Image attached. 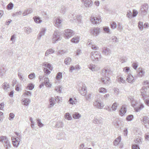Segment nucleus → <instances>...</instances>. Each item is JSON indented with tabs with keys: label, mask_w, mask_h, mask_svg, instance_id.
I'll use <instances>...</instances> for the list:
<instances>
[{
	"label": "nucleus",
	"mask_w": 149,
	"mask_h": 149,
	"mask_svg": "<svg viewBox=\"0 0 149 149\" xmlns=\"http://www.w3.org/2000/svg\"><path fill=\"white\" fill-rule=\"evenodd\" d=\"M128 99L131 102L132 106L134 107L135 106V101L133 97L132 96H129Z\"/></svg>",
	"instance_id": "nucleus-37"
},
{
	"label": "nucleus",
	"mask_w": 149,
	"mask_h": 149,
	"mask_svg": "<svg viewBox=\"0 0 149 149\" xmlns=\"http://www.w3.org/2000/svg\"><path fill=\"white\" fill-rule=\"evenodd\" d=\"M42 65L48 68L50 70H52L53 69V68L51 65L47 62H44Z\"/></svg>",
	"instance_id": "nucleus-34"
},
{
	"label": "nucleus",
	"mask_w": 149,
	"mask_h": 149,
	"mask_svg": "<svg viewBox=\"0 0 149 149\" xmlns=\"http://www.w3.org/2000/svg\"><path fill=\"white\" fill-rule=\"evenodd\" d=\"M17 38V35L16 34H13L12 35L10 38V40L12 41V43L14 44L16 41Z\"/></svg>",
	"instance_id": "nucleus-46"
},
{
	"label": "nucleus",
	"mask_w": 149,
	"mask_h": 149,
	"mask_svg": "<svg viewBox=\"0 0 149 149\" xmlns=\"http://www.w3.org/2000/svg\"><path fill=\"white\" fill-rule=\"evenodd\" d=\"M64 37L66 39H69L74 34L73 31L70 29H66L64 30Z\"/></svg>",
	"instance_id": "nucleus-5"
},
{
	"label": "nucleus",
	"mask_w": 149,
	"mask_h": 149,
	"mask_svg": "<svg viewBox=\"0 0 149 149\" xmlns=\"http://www.w3.org/2000/svg\"><path fill=\"white\" fill-rule=\"evenodd\" d=\"M35 22L37 24H40L42 22V20L39 17L34 16L33 18Z\"/></svg>",
	"instance_id": "nucleus-31"
},
{
	"label": "nucleus",
	"mask_w": 149,
	"mask_h": 149,
	"mask_svg": "<svg viewBox=\"0 0 149 149\" xmlns=\"http://www.w3.org/2000/svg\"><path fill=\"white\" fill-rule=\"evenodd\" d=\"M91 20L92 23L93 24H99L102 21L100 17H91Z\"/></svg>",
	"instance_id": "nucleus-11"
},
{
	"label": "nucleus",
	"mask_w": 149,
	"mask_h": 149,
	"mask_svg": "<svg viewBox=\"0 0 149 149\" xmlns=\"http://www.w3.org/2000/svg\"><path fill=\"white\" fill-rule=\"evenodd\" d=\"M111 49L107 47H104L103 49L102 53L103 54L106 56H109L111 54Z\"/></svg>",
	"instance_id": "nucleus-18"
},
{
	"label": "nucleus",
	"mask_w": 149,
	"mask_h": 149,
	"mask_svg": "<svg viewBox=\"0 0 149 149\" xmlns=\"http://www.w3.org/2000/svg\"><path fill=\"white\" fill-rule=\"evenodd\" d=\"M64 117L65 119L68 120H71L72 119V118L71 116L69 113H65V114Z\"/></svg>",
	"instance_id": "nucleus-41"
},
{
	"label": "nucleus",
	"mask_w": 149,
	"mask_h": 149,
	"mask_svg": "<svg viewBox=\"0 0 149 149\" xmlns=\"http://www.w3.org/2000/svg\"><path fill=\"white\" fill-rule=\"evenodd\" d=\"M93 105L94 107L99 109H102L104 105L103 103H101L100 101L98 99H96L93 102Z\"/></svg>",
	"instance_id": "nucleus-4"
},
{
	"label": "nucleus",
	"mask_w": 149,
	"mask_h": 149,
	"mask_svg": "<svg viewBox=\"0 0 149 149\" xmlns=\"http://www.w3.org/2000/svg\"><path fill=\"white\" fill-rule=\"evenodd\" d=\"M93 122L95 124H101L103 123V119L101 116H96L94 117Z\"/></svg>",
	"instance_id": "nucleus-8"
},
{
	"label": "nucleus",
	"mask_w": 149,
	"mask_h": 149,
	"mask_svg": "<svg viewBox=\"0 0 149 149\" xmlns=\"http://www.w3.org/2000/svg\"><path fill=\"white\" fill-rule=\"evenodd\" d=\"M147 88L145 87H142L141 89V93L143 97H144L147 94Z\"/></svg>",
	"instance_id": "nucleus-30"
},
{
	"label": "nucleus",
	"mask_w": 149,
	"mask_h": 149,
	"mask_svg": "<svg viewBox=\"0 0 149 149\" xmlns=\"http://www.w3.org/2000/svg\"><path fill=\"white\" fill-rule=\"evenodd\" d=\"M70 17L73 18L74 20L77 22L79 24L81 22V16L79 15H77L74 16V15H71Z\"/></svg>",
	"instance_id": "nucleus-15"
},
{
	"label": "nucleus",
	"mask_w": 149,
	"mask_h": 149,
	"mask_svg": "<svg viewBox=\"0 0 149 149\" xmlns=\"http://www.w3.org/2000/svg\"><path fill=\"white\" fill-rule=\"evenodd\" d=\"M117 29L120 31L123 29V27L120 23H118Z\"/></svg>",
	"instance_id": "nucleus-61"
},
{
	"label": "nucleus",
	"mask_w": 149,
	"mask_h": 149,
	"mask_svg": "<svg viewBox=\"0 0 149 149\" xmlns=\"http://www.w3.org/2000/svg\"><path fill=\"white\" fill-rule=\"evenodd\" d=\"M55 91H57V92L60 93L61 92V87L60 86H58L56 87L55 89Z\"/></svg>",
	"instance_id": "nucleus-64"
},
{
	"label": "nucleus",
	"mask_w": 149,
	"mask_h": 149,
	"mask_svg": "<svg viewBox=\"0 0 149 149\" xmlns=\"http://www.w3.org/2000/svg\"><path fill=\"white\" fill-rule=\"evenodd\" d=\"M49 104L48 106L49 108H51L53 107L55 104V101L54 98L52 97L50 98L49 100Z\"/></svg>",
	"instance_id": "nucleus-26"
},
{
	"label": "nucleus",
	"mask_w": 149,
	"mask_h": 149,
	"mask_svg": "<svg viewBox=\"0 0 149 149\" xmlns=\"http://www.w3.org/2000/svg\"><path fill=\"white\" fill-rule=\"evenodd\" d=\"M127 110L125 106H122L120 109V115L121 116H123L126 112Z\"/></svg>",
	"instance_id": "nucleus-25"
},
{
	"label": "nucleus",
	"mask_w": 149,
	"mask_h": 149,
	"mask_svg": "<svg viewBox=\"0 0 149 149\" xmlns=\"http://www.w3.org/2000/svg\"><path fill=\"white\" fill-rule=\"evenodd\" d=\"M22 100V104L26 106H28L30 102V100L28 98H24Z\"/></svg>",
	"instance_id": "nucleus-29"
},
{
	"label": "nucleus",
	"mask_w": 149,
	"mask_h": 149,
	"mask_svg": "<svg viewBox=\"0 0 149 149\" xmlns=\"http://www.w3.org/2000/svg\"><path fill=\"white\" fill-rule=\"evenodd\" d=\"M88 68L92 71H96L98 70L100 68L97 65L93 64H91L88 65Z\"/></svg>",
	"instance_id": "nucleus-17"
},
{
	"label": "nucleus",
	"mask_w": 149,
	"mask_h": 149,
	"mask_svg": "<svg viewBox=\"0 0 149 149\" xmlns=\"http://www.w3.org/2000/svg\"><path fill=\"white\" fill-rule=\"evenodd\" d=\"M54 99L55 102H57L62 101V99L61 98V97H60L58 96H56V97Z\"/></svg>",
	"instance_id": "nucleus-59"
},
{
	"label": "nucleus",
	"mask_w": 149,
	"mask_h": 149,
	"mask_svg": "<svg viewBox=\"0 0 149 149\" xmlns=\"http://www.w3.org/2000/svg\"><path fill=\"white\" fill-rule=\"evenodd\" d=\"M118 104L116 102L114 103L112 105L111 108L113 111H115L117 109Z\"/></svg>",
	"instance_id": "nucleus-55"
},
{
	"label": "nucleus",
	"mask_w": 149,
	"mask_h": 149,
	"mask_svg": "<svg viewBox=\"0 0 149 149\" xmlns=\"http://www.w3.org/2000/svg\"><path fill=\"white\" fill-rule=\"evenodd\" d=\"M79 41V38L78 36H75L71 40V41L74 43H77Z\"/></svg>",
	"instance_id": "nucleus-32"
},
{
	"label": "nucleus",
	"mask_w": 149,
	"mask_h": 149,
	"mask_svg": "<svg viewBox=\"0 0 149 149\" xmlns=\"http://www.w3.org/2000/svg\"><path fill=\"white\" fill-rule=\"evenodd\" d=\"M142 139L141 137H139L136 138L135 140V141L136 143L137 144L141 143Z\"/></svg>",
	"instance_id": "nucleus-53"
},
{
	"label": "nucleus",
	"mask_w": 149,
	"mask_h": 149,
	"mask_svg": "<svg viewBox=\"0 0 149 149\" xmlns=\"http://www.w3.org/2000/svg\"><path fill=\"white\" fill-rule=\"evenodd\" d=\"M87 44L89 47H91L92 49L94 50H97L98 48V47L96 46L95 43L91 40H89L88 41Z\"/></svg>",
	"instance_id": "nucleus-10"
},
{
	"label": "nucleus",
	"mask_w": 149,
	"mask_h": 149,
	"mask_svg": "<svg viewBox=\"0 0 149 149\" xmlns=\"http://www.w3.org/2000/svg\"><path fill=\"white\" fill-rule=\"evenodd\" d=\"M61 34V32L58 31L54 32L52 38L53 43H55L56 41L60 40L62 39V37L60 36Z\"/></svg>",
	"instance_id": "nucleus-1"
},
{
	"label": "nucleus",
	"mask_w": 149,
	"mask_h": 149,
	"mask_svg": "<svg viewBox=\"0 0 149 149\" xmlns=\"http://www.w3.org/2000/svg\"><path fill=\"white\" fill-rule=\"evenodd\" d=\"M133 118V116L132 115H128L126 118V119L128 121H132Z\"/></svg>",
	"instance_id": "nucleus-56"
},
{
	"label": "nucleus",
	"mask_w": 149,
	"mask_h": 149,
	"mask_svg": "<svg viewBox=\"0 0 149 149\" xmlns=\"http://www.w3.org/2000/svg\"><path fill=\"white\" fill-rule=\"evenodd\" d=\"M144 108V105L142 103H140L139 107H135L134 110L137 112H140L141 110L143 109Z\"/></svg>",
	"instance_id": "nucleus-27"
},
{
	"label": "nucleus",
	"mask_w": 149,
	"mask_h": 149,
	"mask_svg": "<svg viewBox=\"0 0 149 149\" xmlns=\"http://www.w3.org/2000/svg\"><path fill=\"white\" fill-rule=\"evenodd\" d=\"M142 121L145 127L147 128H149V118L146 116H144L142 120Z\"/></svg>",
	"instance_id": "nucleus-20"
},
{
	"label": "nucleus",
	"mask_w": 149,
	"mask_h": 149,
	"mask_svg": "<svg viewBox=\"0 0 149 149\" xmlns=\"http://www.w3.org/2000/svg\"><path fill=\"white\" fill-rule=\"evenodd\" d=\"M86 87L85 85H82L81 89L79 90V93L83 96H85L87 92Z\"/></svg>",
	"instance_id": "nucleus-22"
},
{
	"label": "nucleus",
	"mask_w": 149,
	"mask_h": 149,
	"mask_svg": "<svg viewBox=\"0 0 149 149\" xmlns=\"http://www.w3.org/2000/svg\"><path fill=\"white\" fill-rule=\"evenodd\" d=\"M37 122L38 125L39 127H41L44 126V124L41 123V120L40 119H38L37 120Z\"/></svg>",
	"instance_id": "nucleus-50"
},
{
	"label": "nucleus",
	"mask_w": 149,
	"mask_h": 149,
	"mask_svg": "<svg viewBox=\"0 0 149 149\" xmlns=\"http://www.w3.org/2000/svg\"><path fill=\"white\" fill-rule=\"evenodd\" d=\"M117 81L119 83H122L123 84L125 83L126 82L124 78L123 77H120L117 79Z\"/></svg>",
	"instance_id": "nucleus-49"
},
{
	"label": "nucleus",
	"mask_w": 149,
	"mask_h": 149,
	"mask_svg": "<svg viewBox=\"0 0 149 149\" xmlns=\"http://www.w3.org/2000/svg\"><path fill=\"white\" fill-rule=\"evenodd\" d=\"M127 60V58L125 56H123L120 58V61L122 63L126 62Z\"/></svg>",
	"instance_id": "nucleus-51"
},
{
	"label": "nucleus",
	"mask_w": 149,
	"mask_h": 149,
	"mask_svg": "<svg viewBox=\"0 0 149 149\" xmlns=\"http://www.w3.org/2000/svg\"><path fill=\"white\" fill-rule=\"evenodd\" d=\"M130 70V68L129 67H126L123 68V71L126 73H127Z\"/></svg>",
	"instance_id": "nucleus-63"
},
{
	"label": "nucleus",
	"mask_w": 149,
	"mask_h": 149,
	"mask_svg": "<svg viewBox=\"0 0 149 149\" xmlns=\"http://www.w3.org/2000/svg\"><path fill=\"white\" fill-rule=\"evenodd\" d=\"M62 78V73L61 72H58L56 76V78L57 80H59Z\"/></svg>",
	"instance_id": "nucleus-48"
},
{
	"label": "nucleus",
	"mask_w": 149,
	"mask_h": 149,
	"mask_svg": "<svg viewBox=\"0 0 149 149\" xmlns=\"http://www.w3.org/2000/svg\"><path fill=\"white\" fill-rule=\"evenodd\" d=\"M126 81L128 83H132L134 81V78L131 74H129L127 77Z\"/></svg>",
	"instance_id": "nucleus-24"
},
{
	"label": "nucleus",
	"mask_w": 149,
	"mask_h": 149,
	"mask_svg": "<svg viewBox=\"0 0 149 149\" xmlns=\"http://www.w3.org/2000/svg\"><path fill=\"white\" fill-rule=\"evenodd\" d=\"M24 31L27 34H29L32 32V29L31 28L26 26L24 28Z\"/></svg>",
	"instance_id": "nucleus-33"
},
{
	"label": "nucleus",
	"mask_w": 149,
	"mask_h": 149,
	"mask_svg": "<svg viewBox=\"0 0 149 149\" xmlns=\"http://www.w3.org/2000/svg\"><path fill=\"white\" fill-rule=\"evenodd\" d=\"M111 39L112 40V42L114 44H115L118 42V40L117 38L115 36H112L111 38Z\"/></svg>",
	"instance_id": "nucleus-43"
},
{
	"label": "nucleus",
	"mask_w": 149,
	"mask_h": 149,
	"mask_svg": "<svg viewBox=\"0 0 149 149\" xmlns=\"http://www.w3.org/2000/svg\"><path fill=\"white\" fill-rule=\"evenodd\" d=\"M68 52V50H60L58 53V54L62 55Z\"/></svg>",
	"instance_id": "nucleus-54"
},
{
	"label": "nucleus",
	"mask_w": 149,
	"mask_h": 149,
	"mask_svg": "<svg viewBox=\"0 0 149 149\" xmlns=\"http://www.w3.org/2000/svg\"><path fill=\"white\" fill-rule=\"evenodd\" d=\"M3 88L6 91L8 92V89L9 88V85L6 82L4 83L2 85Z\"/></svg>",
	"instance_id": "nucleus-36"
},
{
	"label": "nucleus",
	"mask_w": 149,
	"mask_h": 149,
	"mask_svg": "<svg viewBox=\"0 0 149 149\" xmlns=\"http://www.w3.org/2000/svg\"><path fill=\"white\" fill-rule=\"evenodd\" d=\"M101 58L100 53L98 52H93L91 54V59L93 61H98Z\"/></svg>",
	"instance_id": "nucleus-2"
},
{
	"label": "nucleus",
	"mask_w": 149,
	"mask_h": 149,
	"mask_svg": "<svg viewBox=\"0 0 149 149\" xmlns=\"http://www.w3.org/2000/svg\"><path fill=\"white\" fill-rule=\"evenodd\" d=\"M137 75L139 77H142L144 76L145 73V70L141 68H139L137 70Z\"/></svg>",
	"instance_id": "nucleus-12"
},
{
	"label": "nucleus",
	"mask_w": 149,
	"mask_h": 149,
	"mask_svg": "<svg viewBox=\"0 0 149 149\" xmlns=\"http://www.w3.org/2000/svg\"><path fill=\"white\" fill-rule=\"evenodd\" d=\"M55 126L57 128L62 127L63 126V124L61 121H58L57 122Z\"/></svg>",
	"instance_id": "nucleus-38"
},
{
	"label": "nucleus",
	"mask_w": 149,
	"mask_h": 149,
	"mask_svg": "<svg viewBox=\"0 0 149 149\" xmlns=\"http://www.w3.org/2000/svg\"><path fill=\"white\" fill-rule=\"evenodd\" d=\"M18 76L19 79L21 80H23L24 79V76L20 72H19L18 73Z\"/></svg>",
	"instance_id": "nucleus-60"
},
{
	"label": "nucleus",
	"mask_w": 149,
	"mask_h": 149,
	"mask_svg": "<svg viewBox=\"0 0 149 149\" xmlns=\"http://www.w3.org/2000/svg\"><path fill=\"white\" fill-rule=\"evenodd\" d=\"M76 99L75 98L74 99V100H73L72 98H70L68 100V102L70 104L73 105L74 104H76L77 103V102L76 101Z\"/></svg>",
	"instance_id": "nucleus-44"
},
{
	"label": "nucleus",
	"mask_w": 149,
	"mask_h": 149,
	"mask_svg": "<svg viewBox=\"0 0 149 149\" xmlns=\"http://www.w3.org/2000/svg\"><path fill=\"white\" fill-rule=\"evenodd\" d=\"M103 31L104 33L110 34L111 33L110 30L108 26H105L103 27Z\"/></svg>",
	"instance_id": "nucleus-35"
},
{
	"label": "nucleus",
	"mask_w": 149,
	"mask_h": 149,
	"mask_svg": "<svg viewBox=\"0 0 149 149\" xmlns=\"http://www.w3.org/2000/svg\"><path fill=\"white\" fill-rule=\"evenodd\" d=\"M46 29L45 28H42L41 29L40 31L38 34L37 38L38 40H40L42 36H44L45 34Z\"/></svg>",
	"instance_id": "nucleus-23"
},
{
	"label": "nucleus",
	"mask_w": 149,
	"mask_h": 149,
	"mask_svg": "<svg viewBox=\"0 0 149 149\" xmlns=\"http://www.w3.org/2000/svg\"><path fill=\"white\" fill-rule=\"evenodd\" d=\"M99 92L100 93H102L104 94L107 92V90L104 88H101L99 89Z\"/></svg>",
	"instance_id": "nucleus-45"
},
{
	"label": "nucleus",
	"mask_w": 149,
	"mask_h": 149,
	"mask_svg": "<svg viewBox=\"0 0 149 149\" xmlns=\"http://www.w3.org/2000/svg\"><path fill=\"white\" fill-rule=\"evenodd\" d=\"M62 20L60 19L59 18L57 17L55 20L54 21V26L58 27H61L62 26Z\"/></svg>",
	"instance_id": "nucleus-13"
},
{
	"label": "nucleus",
	"mask_w": 149,
	"mask_h": 149,
	"mask_svg": "<svg viewBox=\"0 0 149 149\" xmlns=\"http://www.w3.org/2000/svg\"><path fill=\"white\" fill-rule=\"evenodd\" d=\"M13 144L15 147H17L19 144L20 139L18 137L13 136L11 137Z\"/></svg>",
	"instance_id": "nucleus-9"
},
{
	"label": "nucleus",
	"mask_w": 149,
	"mask_h": 149,
	"mask_svg": "<svg viewBox=\"0 0 149 149\" xmlns=\"http://www.w3.org/2000/svg\"><path fill=\"white\" fill-rule=\"evenodd\" d=\"M148 9V6L147 3H144L141 7V14L145 15L147 13Z\"/></svg>",
	"instance_id": "nucleus-7"
},
{
	"label": "nucleus",
	"mask_w": 149,
	"mask_h": 149,
	"mask_svg": "<svg viewBox=\"0 0 149 149\" xmlns=\"http://www.w3.org/2000/svg\"><path fill=\"white\" fill-rule=\"evenodd\" d=\"M138 26L139 29L142 31L143 29V23L141 22H139L138 23Z\"/></svg>",
	"instance_id": "nucleus-52"
},
{
	"label": "nucleus",
	"mask_w": 149,
	"mask_h": 149,
	"mask_svg": "<svg viewBox=\"0 0 149 149\" xmlns=\"http://www.w3.org/2000/svg\"><path fill=\"white\" fill-rule=\"evenodd\" d=\"M85 6L87 8L91 7L93 5V2L91 0H83Z\"/></svg>",
	"instance_id": "nucleus-21"
},
{
	"label": "nucleus",
	"mask_w": 149,
	"mask_h": 149,
	"mask_svg": "<svg viewBox=\"0 0 149 149\" xmlns=\"http://www.w3.org/2000/svg\"><path fill=\"white\" fill-rule=\"evenodd\" d=\"M0 142H2L6 149L9 147V141L6 136H1L0 137Z\"/></svg>",
	"instance_id": "nucleus-3"
},
{
	"label": "nucleus",
	"mask_w": 149,
	"mask_h": 149,
	"mask_svg": "<svg viewBox=\"0 0 149 149\" xmlns=\"http://www.w3.org/2000/svg\"><path fill=\"white\" fill-rule=\"evenodd\" d=\"M121 137L120 136L118 137L116 139H115L114 142V144L115 146L117 145L120 141Z\"/></svg>",
	"instance_id": "nucleus-40"
},
{
	"label": "nucleus",
	"mask_w": 149,
	"mask_h": 149,
	"mask_svg": "<svg viewBox=\"0 0 149 149\" xmlns=\"http://www.w3.org/2000/svg\"><path fill=\"white\" fill-rule=\"evenodd\" d=\"M127 16L128 18L130 19L132 17H133L132 15V13L130 10L128 11L127 12Z\"/></svg>",
	"instance_id": "nucleus-57"
},
{
	"label": "nucleus",
	"mask_w": 149,
	"mask_h": 149,
	"mask_svg": "<svg viewBox=\"0 0 149 149\" xmlns=\"http://www.w3.org/2000/svg\"><path fill=\"white\" fill-rule=\"evenodd\" d=\"M90 32L92 35L97 36L101 32L100 28L98 27L93 28L90 30Z\"/></svg>",
	"instance_id": "nucleus-6"
},
{
	"label": "nucleus",
	"mask_w": 149,
	"mask_h": 149,
	"mask_svg": "<svg viewBox=\"0 0 149 149\" xmlns=\"http://www.w3.org/2000/svg\"><path fill=\"white\" fill-rule=\"evenodd\" d=\"M44 85L47 88H51L52 86V84L51 82L49 81V79L47 77H45L44 78Z\"/></svg>",
	"instance_id": "nucleus-16"
},
{
	"label": "nucleus",
	"mask_w": 149,
	"mask_h": 149,
	"mask_svg": "<svg viewBox=\"0 0 149 149\" xmlns=\"http://www.w3.org/2000/svg\"><path fill=\"white\" fill-rule=\"evenodd\" d=\"M72 117L74 119H79L81 117V115L77 112H75L72 115Z\"/></svg>",
	"instance_id": "nucleus-39"
},
{
	"label": "nucleus",
	"mask_w": 149,
	"mask_h": 149,
	"mask_svg": "<svg viewBox=\"0 0 149 149\" xmlns=\"http://www.w3.org/2000/svg\"><path fill=\"white\" fill-rule=\"evenodd\" d=\"M54 52L55 51L52 48L47 49L45 52V57H48L50 54L54 53Z\"/></svg>",
	"instance_id": "nucleus-28"
},
{
	"label": "nucleus",
	"mask_w": 149,
	"mask_h": 149,
	"mask_svg": "<svg viewBox=\"0 0 149 149\" xmlns=\"http://www.w3.org/2000/svg\"><path fill=\"white\" fill-rule=\"evenodd\" d=\"M101 79L103 83L106 85L109 84L111 82L110 78L106 76V77H102Z\"/></svg>",
	"instance_id": "nucleus-19"
},
{
	"label": "nucleus",
	"mask_w": 149,
	"mask_h": 149,
	"mask_svg": "<svg viewBox=\"0 0 149 149\" xmlns=\"http://www.w3.org/2000/svg\"><path fill=\"white\" fill-rule=\"evenodd\" d=\"M110 27L113 29H115L117 27V24L116 22L113 21L110 23Z\"/></svg>",
	"instance_id": "nucleus-47"
},
{
	"label": "nucleus",
	"mask_w": 149,
	"mask_h": 149,
	"mask_svg": "<svg viewBox=\"0 0 149 149\" xmlns=\"http://www.w3.org/2000/svg\"><path fill=\"white\" fill-rule=\"evenodd\" d=\"M110 71L109 68L107 67L104 68L102 70V77H106V76L109 73Z\"/></svg>",
	"instance_id": "nucleus-14"
},
{
	"label": "nucleus",
	"mask_w": 149,
	"mask_h": 149,
	"mask_svg": "<svg viewBox=\"0 0 149 149\" xmlns=\"http://www.w3.org/2000/svg\"><path fill=\"white\" fill-rule=\"evenodd\" d=\"M71 61V59L70 58L67 57L65 59L64 62L65 64L68 65L70 64Z\"/></svg>",
	"instance_id": "nucleus-42"
},
{
	"label": "nucleus",
	"mask_w": 149,
	"mask_h": 149,
	"mask_svg": "<svg viewBox=\"0 0 149 149\" xmlns=\"http://www.w3.org/2000/svg\"><path fill=\"white\" fill-rule=\"evenodd\" d=\"M44 72L47 75L51 73L50 71L46 68H44Z\"/></svg>",
	"instance_id": "nucleus-62"
},
{
	"label": "nucleus",
	"mask_w": 149,
	"mask_h": 149,
	"mask_svg": "<svg viewBox=\"0 0 149 149\" xmlns=\"http://www.w3.org/2000/svg\"><path fill=\"white\" fill-rule=\"evenodd\" d=\"M36 76L34 73H31L28 75V78L30 79H33L35 78Z\"/></svg>",
	"instance_id": "nucleus-58"
}]
</instances>
